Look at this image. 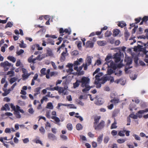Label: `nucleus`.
<instances>
[{"mask_svg":"<svg viewBox=\"0 0 148 148\" xmlns=\"http://www.w3.org/2000/svg\"><path fill=\"white\" fill-rule=\"evenodd\" d=\"M84 64H82L81 66L78 67H74V69L77 71L76 74L78 75H83L84 73L83 71H82L83 68L84 67Z\"/></svg>","mask_w":148,"mask_h":148,"instance_id":"obj_6","label":"nucleus"},{"mask_svg":"<svg viewBox=\"0 0 148 148\" xmlns=\"http://www.w3.org/2000/svg\"><path fill=\"white\" fill-rule=\"evenodd\" d=\"M98 44L100 46H104L106 44V42L104 40L103 41H98L97 42Z\"/></svg>","mask_w":148,"mask_h":148,"instance_id":"obj_26","label":"nucleus"},{"mask_svg":"<svg viewBox=\"0 0 148 148\" xmlns=\"http://www.w3.org/2000/svg\"><path fill=\"white\" fill-rule=\"evenodd\" d=\"M51 114L52 116H51V118L54 120L56 122V123L59 125H60V124L59 123V122L60 121V120L59 118L56 116L57 114L56 112L55 111H53L52 112Z\"/></svg>","mask_w":148,"mask_h":148,"instance_id":"obj_7","label":"nucleus"},{"mask_svg":"<svg viewBox=\"0 0 148 148\" xmlns=\"http://www.w3.org/2000/svg\"><path fill=\"white\" fill-rule=\"evenodd\" d=\"M46 108L50 109H53V106L51 102H49L47 103Z\"/></svg>","mask_w":148,"mask_h":148,"instance_id":"obj_35","label":"nucleus"},{"mask_svg":"<svg viewBox=\"0 0 148 148\" xmlns=\"http://www.w3.org/2000/svg\"><path fill=\"white\" fill-rule=\"evenodd\" d=\"M87 95L85 94L84 95H81L79 98V99L80 100L86 99L87 98Z\"/></svg>","mask_w":148,"mask_h":148,"instance_id":"obj_44","label":"nucleus"},{"mask_svg":"<svg viewBox=\"0 0 148 148\" xmlns=\"http://www.w3.org/2000/svg\"><path fill=\"white\" fill-rule=\"evenodd\" d=\"M55 87L57 88L56 89H57L55 90H56L58 91V93L59 94H61L62 93V92L63 90V89L64 88L61 87H59L58 86H55Z\"/></svg>","mask_w":148,"mask_h":148,"instance_id":"obj_32","label":"nucleus"},{"mask_svg":"<svg viewBox=\"0 0 148 148\" xmlns=\"http://www.w3.org/2000/svg\"><path fill=\"white\" fill-rule=\"evenodd\" d=\"M14 114L15 116L17 118L20 119L21 117V116L20 115V113L18 111H15L14 112Z\"/></svg>","mask_w":148,"mask_h":148,"instance_id":"obj_34","label":"nucleus"},{"mask_svg":"<svg viewBox=\"0 0 148 148\" xmlns=\"http://www.w3.org/2000/svg\"><path fill=\"white\" fill-rule=\"evenodd\" d=\"M4 90V91L5 92L3 94L4 96H6L7 95L8 93H9L10 91V89L8 90H6L4 88L3 89Z\"/></svg>","mask_w":148,"mask_h":148,"instance_id":"obj_60","label":"nucleus"},{"mask_svg":"<svg viewBox=\"0 0 148 148\" xmlns=\"http://www.w3.org/2000/svg\"><path fill=\"white\" fill-rule=\"evenodd\" d=\"M24 51L23 50L21 49L19 51L16 52L17 54L18 55H20L24 52Z\"/></svg>","mask_w":148,"mask_h":148,"instance_id":"obj_59","label":"nucleus"},{"mask_svg":"<svg viewBox=\"0 0 148 148\" xmlns=\"http://www.w3.org/2000/svg\"><path fill=\"white\" fill-rule=\"evenodd\" d=\"M145 113L144 110L139 111L137 113H136L137 117L141 118L143 116L142 114Z\"/></svg>","mask_w":148,"mask_h":148,"instance_id":"obj_16","label":"nucleus"},{"mask_svg":"<svg viewBox=\"0 0 148 148\" xmlns=\"http://www.w3.org/2000/svg\"><path fill=\"white\" fill-rule=\"evenodd\" d=\"M13 25V23L11 22H8L5 26V28H7L8 27H11Z\"/></svg>","mask_w":148,"mask_h":148,"instance_id":"obj_48","label":"nucleus"},{"mask_svg":"<svg viewBox=\"0 0 148 148\" xmlns=\"http://www.w3.org/2000/svg\"><path fill=\"white\" fill-rule=\"evenodd\" d=\"M14 72L13 71H8L7 75H9L10 77H12L14 75Z\"/></svg>","mask_w":148,"mask_h":148,"instance_id":"obj_40","label":"nucleus"},{"mask_svg":"<svg viewBox=\"0 0 148 148\" xmlns=\"http://www.w3.org/2000/svg\"><path fill=\"white\" fill-rule=\"evenodd\" d=\"M21 43L19 44V46L21 48H25L27 47V45L24 43L23 40L21 41Z\"/></svg>","mask_w":148,"mask_h":148,"instance_id":"obj_39","label":"nucleus"},{"mask_svg":"<svg viewBox=\"0 0 148 148\" xmlns=\"http://www.w3.org/2000/svg\"><path fill=\"white\" fill-rule=\"evenodd\" d=\"M105 122L103 121H101L100 123L98 125H95L94 127L95 130H99L103 128L104 126Z\"/></svg>","mask_w":148,"mask_h":148,"instance_id":"obj_8","label":"nucleus"},{"mask_svg":"<svg viewBox=\"0 0 148 148\" xmlns=\"http://www.w3.org/2000/svg\"><path fill=\"white\" fill-rule=\"evenodd\" d=\"M8 47L7 45L5 44L4 46H2L1 48V51L2 52H4L5 51V48H7Z\"/></svg>","mask_w":148,"mask_h":148,"instance_id":"obj_41","label":"nucleus"},{"mask_svg":"<svg viewBox=\"0 0 148 148\" xmlns=\"http://www.w3.org/2000/svg\"><path fill=\"white\" fill-rule=\"evenodd\" d=\"M46 54H47V56H53V55L52 51L50 49H48L47 50V52Z\"/></svg>","mask_w":148,"mask_h":148,"instance_id":"obj_24","label":"nucleus"},{"mask_svg":"<svg viewBox=\"0 0 148 148\" xmlns=\"http://www.w3.org/2000/svg\"><path fill=\"white\" fill-rule=\"evenodd\" d=\"M33 57L34 56L33 55H32L28 58V61L29 62H32L34 63L36 62V60H34V58H33Z\"/></svg>","mask_w":148,"mask_h":148,"instance_id":"obj_27","label":"nucleus"},{"mask_svg":"<svg viewBox=\"0 0 148 148\" xmlns=\"http://www.w3.org/2000/svg\"><path fill=\"white\" fill-rule=\"evenodd\" d=\"M46 70V69L45 68H42L40 70L41 74L40 76H42L43 75H45V71Z\"/></svg>","mask_w":148,"mask_h":148,"instance_id":"obj_46","label":"nucleus"},{"mask_svg":"<svg viewBox=\"0 0 148 148\" xmlns=\"http://www.w3.org/2000/svg\"><path fill=\"white\" fill-rule=\"evenodd\" d=\"M65 51L63 52L61 54V57L60 58L61 60L64 61L65 59V57L68 56L69 54L67 53V48H65Z\"/></svg>","mask_w":148,"mask_h":148,"instance_id":"obj_12","label":"nucleus"},{"mask_svg":"<svg viewBox=\"0 0 148 148\" xmlns=\"http://www.w3.org/2000/svg\"><path fill=\"white\" fill-rule=\"evenodd\" d=\"M59 32L60 34L62 33V34H61L60 36H62L64 35L63 33H68V34L69 35L71 33V31L70 29H66L64 30L63 28H60L59 30Z\"/></svg>","mask_w":148,"mask_h":148,"instance_id":"obj_9","label":"nucleus"},{"mask_svg":"<svg viewBox=\"0 0 148 148\" xmlns=\"http://www.w3.org/2000/svg\"><path fill=\"white\" fill-rule=\"evenodd\" d=\"M120 32V30L117 29H114L113 30V35L116 36L118 35Z\"/></svg>","mask_w":148,"mask_h":148,"instance_id":"obj_33","label":"nucleus"},{"mask_svg":"<svg viewBox=\"0 0 148 148\" xmlns=\"http://www.w3.org/2000/svg\"><path fill=\"white\" fill-rule=\"evenodd\" d=\"M66 127L70 131L72 130L73 129V126L71 124L69 123L67 124Z\"/></svg>","mask_w":148,"mask_h":148,"instance_id":"obj_47","label":"nucleus"},{"mask_svg":"<svg viewBox=\"0 0 148 148\" xmlns=\"http://www.w3.org/2000/svg\"><path fill=\"white\" fill-rule=\"evenodd\" d=\"M41 89L40 87H38L36 88L34 90V96H36L38 94L40 93V90Z\"/></svg>","mask_w":148,"mask_h":148,"instance_id":"obj_21","label":"nucleus"},{"mask_svg":"<svg viewBox=\"0 0 148 148\" xmlns=\"http://www.w3.org/2000/svg\"><path fill=\"white\" fill-rule=\"evenodd\" d=\"M113 72V70L110 68H108L107 70V73L108 75H110Z\"/></svg>","mask_w":148,"mask_h":148,"instance_id":"obj_58","label":"nucleus"},{"mask_svg":"<svg viewBox=\"0 0 148 148\" xmlns=\"http://www.w3.org/2000/svg\"><path fill=\"white\" fill-rule=\"evenodd\" d=\"M83 62V59L82 58H80L79 59H77V60L75 61L73 63V66L74 67H78V66L79 65L81 64V63Z\"/></svg>","mask_w":148,"mask_h":148,"instance_id":"obj_11","label":"nucleus"},{"mask_svg":"<svg viewBox=\"0 0 148 148\" xmlns=\"http://www.w3.org/2000/svg\"><path fill=\"white\" fill-rule=\"evenodd\" d=\"M112 34V33L110 31H107L105 33V36L108 37L110 36Z\"/></svg>","mask_w":148,"mask_h":148,"instance_id":"obj_55","label":"nucleus"},{"mask_svg":"<svg viewBox=\"0 0 148 148\" xmlns=\"http://www.w3.org/2000/svg\"><path fill=\"white\" fill-rule=\"evenodd\" d=\"M119 26L121 27H123L126 25V23L123 21L120 22L118 24Z\"/></svg>","mask_w":148,"mask_h":148,"instance_id":"obj_36","label":"nucleus"},{"mask_svg":"<svg viewBox=\"0 0 148 148\" xmlns=\"http://www.w3.org/2000/svg\"><path fill=\"white\" fill-rule=\"evenodd\" d=\"M47 137L49 139L52 140H54L56 139V136L51 133H49L48 134Z\"/></svg>","mask_w":148,"mask_h":148,"instance_id":"obj_15","label":"nucleus"},{"mask_svg":"<svg viewBox=\"0 0 148 148\" xmlns=\"http://www.w3.org/2000/svg\"><path fill=\"white\" fill-rule=\"evenodd\" d=\"M67 104H63L62 103H59L58 104V106L56 107V108L58 109H60V107L61 106H66Z\"/></svg>","mask_w":148,"mask_h":148,"instance_id":"obj_50","label":"nucleus"},{"mask_svg":"<svg viewBox=\"0 0 148 148\" xmlns=\"http://www.w3.org/2000/svg\"><path fill=\"white\" fill-rule=\"evenodd\" d=\"M76 128L77 130H81L82 128V125L80 123L77 124L76 126Z\"/></svg>","mask_w":148,"mask_h":148,"instance_id":"obj_43","label":"nucleus"},{"mask_svg":"<svg viewBox=\"0 0 148 148\" xmlns=\"http://www.w3.org/2000/svg\"><path fill=\"white\" fill-rule=\"evenodd\" d=\"M129 117L134 119H136L137 118L136 113V114H131L129 115Z\"/></svg>","mask_w":148,"mask_h":148,"instance_id":"obj_54","label":"nucleus"},{"mask_svg":"<svg viewBox=\"0 0 148 148\" xmlns=\"http://www.w3.org/2000/svg\"><path fill=\"white\" fill-rule=\"evenodd\" d=\"M79 137L80 139L82 140L86 141L87 140L86 138L84 136L81 135Z\"/></svg>","mask_w":148,"mask_h":148,"instance_id":"obj_64","label":"nucleus"},{"mask_svg":"<svg viewBox=\"0 0 148 148\" xmlns=\"http://www.w3.org/2000/svg\"><path fill=\"white\" fill-rule=\"evenodd\" d=\"M103 134L100 135L97 138V141L98 143H101L103 140Z\"/></svg>","mask_w":148,"mask_h":148,"instance_id":"obj_31","label":"nucleus"},{"mask_svg":"<svg viewBox=\"0 0 148 148\" xmlns=\"http://www.w3.org/2000/svg\"><path fill=\"white\" fill-rule=\"evenodd\" d=\"M119 99H118L114 98L113 99L111 100L110 102L114 103H117L119 102Z\"/></svg>","mask_w":148,"mask_h":148,"instance_id":"obj_49","label":"nucleus"},{"mask_svg":"<svg viewBox=\"0 0 148 148\" xmlns=\"http://www.w3.org/2000/svg\"><path fill=\"white\" fill-rule=\"evenodd\" d=\"M126 140V139H119L117 140V142L121 144L124 143Z\"/></svg>","mask_w":148,"mask_h":148,"instance_id":"obj_53","label":"nucleus"},{"mask_svg":"<svg viewBox=\"0 0 148 148\" xmlns=\"http://www.w3.org/2000/svg\"><path fill=\"white\" fill-rule=\"evenodd\" d=\"M94 46V43L90 41H87L86 44V47L88 48H92Z\"/></svg>","mask_w":148,"mask_h":148,"instance_id":"obj_20","label":"nucleus"},{"mask_svg":"<svg viewBox=\"0 0 148 148\" xmlns=\"http://www.w3.org/2000/svg\"><path fill=\"white\" fill-rule=\"evenodd\" d=\"M133 136L134 137L135 139L137 140H140V137L137 135L133 134Z\"/></svg>","mask_w":148,"mask_h":148,"instance_id":"obj_61","label":"nucleus"},{"mask_svg":"<svg viewBox=\"0 0 148 148\" xmlns=\"http://www.w3.org/2000/svg\"><path fill=\"white\" fill-rule=\"evenodd\" d=\"M108 68H111L114 69H115L117 68V65L113 61L110 62V64L107 63Z\"/></svg>","mask_w":148,"mask_h":148,"instance_id":"obj_13","label":"nucleus"},{"mask_svg":"<svg viewBox=\"0 0 148 148\" xmlns=\"http://www.w3.org/2000/svg\"><path fill=\"white\" fill-rule=\"evenodd\" d=\"M115 82L117 84L120 83L121 85H124L125 84V81L123 79H120L115 80Z\"/></svg>","mask_w":148,"mask_h":148,"instance_id":"obj_17","label":"nucleus"},{"mask_svg":"<svg viewBox=\"0 0 148 148\" xmlns=\"http://www.w3.org/2000/svg\"><path fill=\"white\" fill-rule=\"evenodd\" d=\"M47 42L48 43H50L51 45H54V41L53 40L51 39L50 38H48L47 39Z\"/></svg>","mask_w":148,"mask_h":148,"instance_id":"obj_52","label":"nucleus"},{"mask_svg":"<svg viewBox=\"0 0 148 148\" xmlns=\"http://www.w3.org/2000/svg\"><path fill=\"white\" fill-rule=\"evenodd\" d=\"M103 103V100L101 98H99L97 99L95 103L98 105H100L102 104Z\"/></svg>","mask_w":148,"mask_h":148,"instance_id":"obj_28","label":"nucleus"},{"mask_svg":"<svg viewBox=\"0 0 148 148\" xmlns=\"http://www.w3.org/2000/svg\"><path fill=\"white\" fill-rule=\"evenodd\" d=\"M109 140V138L108 136H106L104 139V142L105 143H108Z\"/></svg>","mask_w":148,"mask_h":148,"instance_id":"obj_62","label":"nucleus"},{"mask_svg":"<svg viewBox=\"0 0 148 148\" xmlns=\"http://www.w3.org/2000/svg\"><path fill=\"white\" fill-rule=\"evenodd\" d=\"M66 106L69 107L70 108L76 109L77 107L73 104H67Z\"/></svg>","mask_w":148,"mask_h":148,"instance_id":"obj_42","label":"nucleus"},{"mask_svg":"<svg viewBox=\"0 0 148 148\" xmlns=\"http://www.w3.org/2000/svg\"><path fill=\"white\" fill-rule=\"evenodd\" d=\"M17 79V78L16 77H14L11 78L10 81V82L11 84L15 82Z\"/></svg>","mask_w":148,"mask_h":148,"instance_id":"obj_51","label":"nucleus"},{"mask_svg":"<svg viewBox=\"0 0 148 148\" xmlns=\"http://www.w3.org/2000/svg\"><path fill=\"white\" fill-rule=\"evenodd\" d=\"M134 51L136 52H142L145 54H146V53L148 52V51L146 50L145 47H143V46L140 45H138L137 47H134Z\"/></svg>","mask_w":148,"mask_h":148,"instance_id":"obj_4","label":"nucleus"},{"mask_svg":"<svg viewBox=\"0 0 148 148\" xmlns=\"http://www.w3.org/2000/svg\"><path fill=\"white\" fill-rule=\"evenodd\" d=\"M30 75V74H29L27 73L23 74L22 75L23 79V80H25V79H27Z\"/></svg>","mask_w":148,"mask_h":148,"instance_id":"obj_29","label":"nucleus"},{"mask_svg":"<svg viewBox=\"0 0 148 148\" xmlns=\"http://www.w3.org/2000/svg\"><path fill=\"white\" fill-rule=\"evenodd\" d=\"M122 74V71L121 70H117L116 73H115V75L118 76H120Z\"/></svg>","mask_w":148,"mask_h":148,"instance_id":"obj_45","label":"nucleus"},{"mask_svg":"<svg viewBox=\"0 0 148 148\" xmlns=\"http://www.w3.org/2000/svg\"><path fill=\"white\" fill-rule=\"evenodd\" d=\"M73 64L71 63H68L66 65V67L68 68V69L66 70V72L69 74H74V73L72 72L73 71Z\"/></svg>","mask_w":148,"mask_h":148,"instance_id":"obj_10","label":"nucleus"},{"mask_svg":"<svg viewBox=\"0 0 148 148\" xmlns=\"http://www.w3.org/2000/svg\"><path fill=\"white\" fill-rule=\"evenodd\" d=\"M103 75V73H100L95 76V83L96 84V87L99 88L101 87V84H104L106 81L105 77H101Z\"/></svg>","mask_w":148,"mask_h":148,"instance_id":"obj_1","label":"nucleus"},{"mask_svg":"<svg viewBox=\"0 0 148 148\" xmlns=\"http://www.w3.org/2000/svg\"><path fill=\"white\" fill-rule=\"evenodd\" d=\"M38 77V74L36 73L35 74L34 76L33 77V79L32 80L31 85L32 86L34 85L35 84L34 80L37 79Z\"/></svg>","mask_w":148,"mask_h":148,"instance_id":"obj_22","label":"nucleus"},{"mask_svg":"<svg viewBox=\"0 0 148 148\" xmlns=\"http://www.w3.org/2000/svg\"><path fill=\"white\" fill-rule=\"evenodd\" d=\"M39 131L42 134H44L45 132V130L44 128L42 127H41L39 129Z\"/></svg>","mask_w":148,"mask_h":148,"instance_id":"obj_57","label":"nucleus"},{"mask_svg":"<svg viewBox=\"0 0 148 148\" xmlns=\"http://www.w3.org/2000/svg\"><path fill=\"white\" fill-rule=\"evenodd\" d=\"M117 124V123L115 121H114V123H113L111 125V126L110 127V129H114L116 128L117 126L116 125Z\"/></svg>","mask_w":148,"mask_h":148,"instance_id":"obj_38","label":"nucleus"},{"mask_svg":"<svg viewBox=\"0 0 148 148\" xmlns=\"http://www.w3.org/2000/svg\"><path fill=\"white\" fill-rule=\"evenodd\" d=\"M80 80H77L75 83H73V87L74 88H75L79 86V83H80Z\"/></svg>","mask_w":148,"mask_h":148,"instance_id":"obj_30","label":"nucleus"},{"mask_svg":"<svg viewBox=\"0 0 148 148\" xmlns=\"http://www.w3.org/2000/svg\"><path fill=\"white\" fill-rule=\"evenodd\" d=\"M0 65L1 66L4 68L5 71H8L10 67L13 66V65L11 63H10L7 61L1 62L0 64Z\"/></svg>","mask_w":148,"mask_h":148,"instance_id":"obj_3","label":"nucleus"},{"mask_svg":"<svg viewBox=\"0 0 148 148\" xmlns=\"http://www.w3.org/2000/svg\"><path fill=\"white\" fill-rule=\"evenodd\" d=\"M10 109V108L8 105L7 104H5L4 105V106L2 107L1 110H5L6 111L7 110H9Z\"/></svg>","mask_w":148,"mask_h":148,"instance_id":"obj_37","label":"nucleus"},{"mask_svg":"<svg viewBox=\"0 0 148 148\" xmlns=\"http://www.w3.org/2000/svg\"><path fill=\"white\" fill-rule=\"evenodd\" d=\"M125 61L126 62V66L125 71L126 72L129 69L132 67V66H130L129 65L132 64V61L131 58L129 57L126 58Z\"/></svg>","mask_w":148,"mask_h":148,"instance_id":"obj_5","label":"nucleus"},{"mask_svg":"<svg viewBox=\"0 0 148 148\" xmlns=\"http://www.w3.org/2000/svg\"><path fill=\"white\" fill-rule=\"evenodd\" d=\"M92 57L89 56H88L86 59V63L88 64V65H90L91 63L92 59Z\"/></svg>","mask_w":148,"mask_h":148,"instance_id":"obj_19","label":"nucleus"},{"mask_svg":"<svg viewBox=\"0 0 148 148\" xmlns=\"http://www.w3.org/2000/svg\"><path fill=\"white\" fill-rule=\"evenodd\" d=\"M114 58L115 59V61L116 62L120 61L121 60V56L118 53L114 54Z\"/></svg>","mask_w":148,"mask_h":148,"instance_id":"obj_14","label":"nucleus"},{"mask_svg":"<svg viewBox=\"0 0 148 148\" xmlns=\"http://www.w3.org/2000/svg\"><path fill=\"white\" fill-rule=\"evenodd\" d=\"M50 111H47L46 114V116L49 119H50L51 117L50 115Z\"/></svg>","mask_w":148,"mask_h":148,"instance_id":"obj_56","label":"nucleus"},{"mask_svg":"<svg viewBox=\"0 0 148 148\" xmlns=\"http://www.w3.org/2000/svg\"><path fill=\"white\" fill-rule=\"evenodd\" d=\"M28 112L30 114H32L34 113V111L33 108H30L28 109Z\"/></svg>","mask_w":148,"mask_h":148,"instance_id":"obj_63","label":"nucleus"},{"mask_svg":"<svg viewBox=\"0 0 148 148\" xmlns=\"http://www.w3.org/2000/svg\"><path fill=\"white\" fill-rule=\"evenodd\" d=\"M101 118L100 116H98L97 117H95L94 119V127L95 126V125H96L99 122V120Z\"/></svg>","mask_w":148,"mask_h":148,"instance_id":"obj_23","label":"nucleus"},{"mask_svg":"<svg viewBox=\"0 0 148 148\" xmlns=\"http://www.w3.org/2000/svg\"><path fill=\"white\" fill-rule=\"evenodd\" d=\"M90 82V79L85 77H83L80 80V83H81V86L82 87H85V88L82 90V92H86L87 91L89 90L90 87L89 85Z\"/></svg>","mask_w":148,"mask_h":148,"instance_id":"obj_2","label":"nucleus"},{"mask_svg":"<svg viewBox=\"0 0 148 148\" xmlns=\"http://www.w3.org/2000/svg\"><path fill=\"white\" fill-rule=\"evenodd\" d=\"M7 59L13 63L15 62L16 60L15 58L12 56H8Z\"/></svg>","mask_w":148,"mask_h":148,"instance_id":"obj_25","label":"nucleus"},{"mask_svg":"<svg viewBox=\"0 0 148 148\" xmlns=\"http://www.w3.org/2000/svg\"><path fill=\"white\" fill-rule=\"evenodd\" d=\"M112 58V56L110 54H108L106 56L105 59V61L106 62L105 63V64H107V63H109L110 62H111L110 59Z\"/></svg>","mask_w":148,"mask_h":148,"instance_id":"obj_18","label":"nucleus"}]
</instances>
